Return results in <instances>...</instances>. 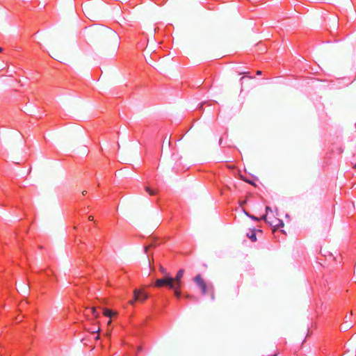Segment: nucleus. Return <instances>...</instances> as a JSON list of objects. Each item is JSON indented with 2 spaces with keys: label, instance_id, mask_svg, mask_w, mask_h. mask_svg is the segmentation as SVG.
Masks as SVG:
<instances>
[{
  "label": "nucleus",
  "instance_id": "f257e3e1",
  "mask_svg": "<svg viewBox=\"0 0 356 356\" xmlns=\"http://www.w3.org/2000/svg\"><path fill=\"white\" fill-rule=\"evenodd\" d=\"M91 42L106 48L116 50L118 46V37L117 33L108 27L99 26L95 27L90 33Z\"/></svg>",
  "mask_w": 356,
  "mask_h": 356
},
{
  "label": "nucleus",
  "instance_id": "f03ea898",
  "mask_svg": "<svg viewBox=\"0 0 356 356\" xmlns=\"http://www.w3.org/2000/svg\"><path fill=\"white\" fill-rule=\"evenodd\" d=\"M102 8L100 3H89L84 6V13L88 18L95 19L102 13Z\"/></svg>",
  "mask_w": 356,
  "mask_h": 356
},
{
  "label": "nucleus",
  "instance_id": "7ed1b4c3",
  "mask_svg": "<svg viewBox=\"0 0 356 356\" xmlns=\"http://www.w3.org/2000/svg\"><path fill=\"white\" fill-rule=\"evenodd\" d=\"M165 286L169 287L170 289L177 288L172 277L169 274H166L163 278L157 279L155 281L154 286L161 288Z\"/></svg>",
  "mask_w": 356,
  "mask_h": 356
},
{
  "label": "nucleus",
  "instance_id": "20e7f679",
  "mask_svg": "<svg viewBox=\"0 0 356 356\" xmlns=\"http://www.w3.org/2000/svg\"><path fill=\"white\" fill-rule=\"evenodd\" d=\"M261 219L265 220L271 227H274L273 232H275L277 228L284 226L283 221L274 216L273 214H270V216L264 215L261 217Z\"/></svg>",
  "mask_w": 356,
  "mask_h": 356
},
{
  "label": "nucleus",
  "instance_id": "39448f33",
  "mask_svg": "<svg viewBox=\"0 0 356 356\" xmlns=\"http://www.w3.org/2000/svg\"><path fill=\"white\" fill-rule=\"evenodd\" d=\"M51 56L57 60H62L65 58L63 52L57 47H53L51 49Z\"/></svg>",
  "mask_w": 356,
  "mask_h": 356
},
{
  "label": "nucleus",
  "instance_id": "423d86ee",
  "mask_svg": "<svg viewBox=\"0 0 356 356\" xmlns=\"http://www.w3.org/2000/svg\"><path fill=\"white\" fill-rule=\"evenodd\" d=\"M184 269H180L175 277H172L173 279V281L175 282V285L177 286V287H181V284H182V282H181V279L184 276Z\"/></svg>",
  "mask_w": 356,
  "mask_h": 356
},
{
  "label": "nucleus",
  "instance_id": "0eeeda50",
  "mask_svg": "<svg viewBox=\"0 0 356 356\" xmlns=\"http://www.w3.org/2000/svg\"><path fill=\"white\" fill-rule=\"evenodd\" d=\"M134 297L135 300L144 301L147 298V295L140 290L135 289L134 291Z\"/></svg>",
  "mask_w": 356,
  "mask_h": 356
},
{
  "label": "nucleus",
  "instance_id": "6e6552de",
  "mask_svg": "<svg viewBox=\"0 0 356 356\" xmlns=\"http://www.w3.org/2000/svg\"><path fill=\"white\" fill-rule=\"evenodd\" d=\"M103 314L105 316H107V317H113V316H115L117 315V312H113L112 310L111 309H106L104 308L103 309Z\"/></svg>",
  "mask_w": 356,
  "mask_h": 356
},
{
  "label": "nucleus",
  "instance_id": "1a4fd4ad",
  "mask_svg": "<svg viewBox=\"0 0 356 356\" xmlns=\"http://www.w3.org/2000/svg\"><path fill=\"white\" fill-rule=\"evenodd\" d=\"M29 286L25 284L24 283H20L19 284V291L22 293H24L25 294H27L29 291Z\"/></svg>",
  "mask_w": 356,
  "mask_h": 356
},
{
  "label": "nucleus",
  "instance_id": "9d476101",
  "mask_svg": "<svg viewBox=\"0 0 356 356\" xmlns=\"http://www.w3.org/2000/svg\"><path fill=\"white\" fill-rule=\"evenodd\" d=\"M170 145H171L170 138L165 136L163 138L162 149L163 148V147H170Z\"/></svg>",
  "mask_w": 356,
  "mask_h": 356
},
{
  "label": "nucleus",
  "instance_id": "9b49d317",
  "mask_svg": "<svg viewBox=\"0 0 356 356\" xmlns=\"http://www.w3.org/2000/svg\"><path fill=\"white\" fill-rule=\"evenodd\" d=\"M198 286H200V288L202 290V293L203 295H205L207 293V286L205 282Z\"/></svg>",
  "mask_w": 356,
  "mask_h": 356
},
{
  "label": "nucleus",
  "instance_id": "f8f14e48",
  "mask_svg": "<svg viewBox=\"0 0 356 356\" xmlns=\"http://www.w3.org/2000/svg\"><path fill=\"white\" fill-rule=\"evenodd\" d=\"M194 281L196 282V284L197 285H200L201 284H202L203 282H204V281L203 280V279L202 278L201 275H197L195 278H194Z\"/></svg>",
  "mask_w": 356,
  "mask_h": 356
},
{
  "label": "nucleus",
  "instance_id": "ddd939ff",
  "mask_svg": "<svg viewBox=\"0 0 356 356\" xmlns=\"http://www.w3.org/2000/svg\"><path fill=\"white\" fill-rule=\"evenodd\" d=\"M180 288H181V287L172 288V290H174L175 296L177 298H180V296H181Z\"/></svg>",
  "mask_w": 356,
  "mask_h": 356
},
{
  "label": "nucleus",
  "instance_id": "4468645a",
  "mask_svg": "<svg viewBox=\"0 0 356 356\" xmlns=\"http://www.w3.org/2000/svg\"><path fill=\"white\" fill-rule=\"evenodd\" d=\"M145 190L150 195H154L156 194V192L154 191L153 190H152L148 186H146L145 187Z\"/></svg>",
  "mask_w": 356,
  "mask_h": 356
},
{
  "label": "nucleus",
  "instance_id": "2eb2a0df",
  "mask_svg": "<svg viewBox=\"0 0 356 356\" xmlns=\"http://www.w3.org/2000/svg\"><path fill=\"white\" fill-rule=\"evenodd\" d=\"M266 213L265 215L270 216V214L271 215L273 214V210L271 209V208L270 207L267 206L266 207Z\"/></svg>",
  "mask_w": 356,
  "mask_h": 356
},
{
  "label": "nucleus",
  "instance_id": "dca6fc26",
  "mask_svg": "<svg viewBox=\"0 0 356 356\" xmlns=\"http://www.w3.org/2000/svg\"><path fill=\"white\" fill-rule=\"evenodd\" d=\"M153 247H155V244L154 243H151L150 245H149L147 246H145V252L148 254L149 248H153Z\"/></svg>",
  "mask_w": 356,
  "mask_h": 356
},
{
  "label": "nucleus",
  "instance_id": "f3484780",
  "mask_svg": "<svg viewBox=\"0 0 356 356\" xmlns=\"http://www.w3.org/2000/svg\"><path fill=\"white\" fill-rule=\"evenodd\" d=\"M252 241H256L257 237L254 232H252L250 235H248Z\"/></svg>",
  "mask_w": 356,
  "mask_h": 356
},
{
  "label": "nucleus",
  "instance_id": "a211bd4d",
  "mask_svg": "<svg viewBox=\"0 0 356 356\" xmlns=\"http://www.w3.org/2000/svg\"><path fill=\"white\" fill-rule=\"evenodd\" d=\"M159 270L161 271V273H163L164 275V276L166 275V274H169L168 272H167V270L165 268H164L162 266H161L159 267Z\"/></svg>",
  "mask_w": 356,
  "mask_h": 356
},
{
  "label": "nucleus",
  "instance_id": "6ab92c4d",
  "mask_svg": "<svg viewBox=\"0 0 356 356\" xmlns=\"http://www.w3.org/2000/svg\"><path fill=\"white\" fill-rule=\"evenodd\" d=\"M91 311H92V314L94 315V316L95 318H98L99 317V314L97 312L95 307H92L91 308Z\"/></svg>",
  "mask_w": 356,
  "mask_h": 356
},
{
  "label": "nucleus",
  "instance_id": "aec40b11",
  "mask_svg": "<svg viewBox=\"0 0 356 356\" xmlns=\"http://www.w3.org/2000/svg\"><path fill=\"white\" fill-rule=\"evenodd\" d=\"M346 326L344 327V329L345 330H347L348 328H350L352 327V324L351 323H348L347 321L346 322Z\"/></svg>",
  "mask_w": 356,
  "mask_h": 356
},
{
  "label": "nucleus",
  "instance_id": "412c9836",
  "mask_svg": "<svg viewBox=\"0 0 356 356\" xmlns=\"http://www.w3.org/2000/svg\"><path fill=\"white\" fill-rule=\"evenodd\" d=\"M240 74H245L246 76H248L250 79H253L252 76H249L250 72H241Z\"/></svg>",
  "mask_w": 356,
  "mask_h": 356
},
{
  "label": "nucleus",
  "instance_id": "4be33fe9",
  "mask_svg": "<svg viewBox=\"0 0 356 356\" xmlns=\"http://www.w3.org/2000/svg\"><path fill=\"white\" fill-rule=\"evenodd\" d=\"M136 301V300H135V298H134V300H130L129 302L130 305H134Z\"/></svg>",
  "mask_w": 356,
  "mask_h": 356
},
{
  "label": "nucleus",
  "instance_id": "5701e85b",
  "mask_svg": "<svg viewBox=\"0 0 356 356\" xmlns=\"http://www.w3.org/2000/svg\"><path fill=\"white\" fill-rule=\"evenodd\" d=\"M251 218H252V219L255 220H261V218H257V217H255V216H251Z\"/></svg>",
  "mask_w": 356,
  "mask_h": 356
},
{
  "label": "nucleus",
  "instance_id": "b1692460",
  "mask_svg": "<svg viewBox=\"0 0 356 356\" xmlns=\"http://www.w3.org/2000/svg\"><path fill=\"white\" fill-rule=\"evenodd\" d=\"M88 220H94L93 216H88Z\"/></svg>",
  "mask_w": 356,
  "mask_h": 356
},
{
  "label": "nucleus",
  "instance_id": "393cba45",
  "mask_svg": "<svg viewBox=\"0 0 356 356\" xmlns=\"http://www.w3.org/2000/svg\"><path fill=\"white\" fill-rule=\"evenodd\" d=\"M257 75L261 74V72L260 70L257 71Z\"/></svg>",
  "mask_w": 356,
  "mask_h": 356
},
{
  "label": "nucleus",
  "instance_id": "a878e982",
  "mask_svg": "<svg viewBox=\"0 0 356 356\" xmlns=\"http://www.w3.org/2000/svg\"><path fill=\"white\" fill-rule=\"evenodd\" d=\"M86 193H87V191H82V194H83V195H86Z\"/></svg>",
  "mask_w": 356,
  "mask_h": 356
},
{
  "label": "nucleus",
  "instance_id": "bb28decb",
  "mask_svg": "<svg viewBox=\"0 0 356 356\" xmlns=\"http://www.w3.org/2000/svg\"><path fill=\"white\" fill-rule=\"evenodd\" d=\"M111 323V320H109L108 322V325H109Z\"/></svg>",
  "mask_w": 356,
  "mask_h": 356
},
{
  "label": "nucleus",
  "instance_id": "cd10ccee",
  "mask_svg": "<svg viewBox=\"0 0 356 356\" xmlns=\"http://www.w3.org/2000/svg\"><path fill=\"white\" fill-rule=\"evenodd\" d=\"M99 332V329H97V331H93L92 332L95 333V332Z\"/></svg>",
  "mask_w": 356,
  "mask_h": 356
},
{
  "label": "nucleus",
  "instance_id": "c85d7f7f",
  "mask_svg": "<svg viewBox=\"0 0 356 356\" xmlns=\"http://www.w3.org/2000/svg\"><path fill=\"white\" fill-rule=\"evenodd\" d=\"M147 261H148L149 264H150V260L149 258L147 259Z\"/></svg>",
  "mask_w": 356,
  "mask_h": 356
},
{
  "label": "nucleus",
  "instance_id": "c756f323",
  "mask_svg": "<svg viewBox=\"0 0 356 356\" xmlns=\"http://www.w3.org/2000/svg\"><path fill=\"white\" fill-rule=\"evenodd\" d=\"M99 339V336H97V337H95V339Z\"/></svg>",
  "mask_w": 356,
  "mask_h": 356
},
{
  "label": "nucleus",
  "instance_id": "7c9ffc66",
  "mask_svg": "<svg viewBox=\"0 0 356 356\" xmlns=\"http://www.w3.org/2000/svg\"><path fill=\"white\" fill-rule=\"evenodd\" d=\"M3 51V48L0 47V52Z\"/></svg>",
  "mask_w": 356,
  "mask_h": 356
},
{
  "label": "nucleus",
  "instance_id": "2f4dec72",
  "mask_svg": "<svg viewBox=\"0 0 356 356\" xmlns=\"http://www.w3.org/2000/svg\"><path fill=\"white\" fill-rule=\"evenodd\" d=\"M354 168H356V163H355V165H354Z\"/></svg>",
  "mask_w": 356,
  "mask_h": 356
}]
</instances>
